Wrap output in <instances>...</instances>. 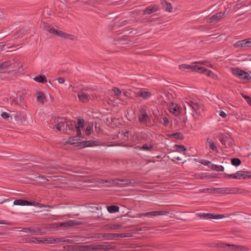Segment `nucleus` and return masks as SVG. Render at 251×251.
I'll list each match as a JSON object with an SVG mask.
<instances>
[{
    "instance_id": "1",
    "label": "nucleus",
    "mask_w": 251,
    "mask_h": 251,
    "mask_svg": "<svg viewBox=\"0 0 251 251\" xmlns=\"http://www.w3.org/2000/svg\"><path fill=\"white\" fill-rule=\"evenodd\" d=\"M75 123H73L72 121H67L64 118H58L56 121V124L54 126L56 130L58 131L65 132L67 130H72V126Z\"/></svg>"
},
{
    "instance_id": "2",
    "label": "nucleus",
    "mask_w": 251,
    "mask_h": 251,
    "mask_svg": "<svg viewBox=\"0 0 251 251\" xmlns=\"http://www.w3.org/2000/svg\"><path fill=\"white\" fill-rule=\"evenodd\" d=\"M20 67V64L17 62H4L0 64V73H10L18 70Z\"/></svg>"
},
{
    "instance_id": "3",
    "label": "nucleus",
    "mask_w": 251,
    "mask_h": 251,
    "mask_svg": "<svg viewBox=\"0 0 251 251\" xmlns=\"http://www.w3.org/2000/svg\"><path fill=\"white\" fill-rule=\"evenodd\" d=\"M169 214V211H151L148 212L143 213H138L136 214V216H132L130 214L129 212H127L126 213V216L131 217H139L141 218L142 216H146L149 217H153L157 216H163V215H167Z\"/></svg>"
},
{
    "instance_id": "4",
    "label": "nucleus",
    "mask_w": 251,
    "mask_h": 251,
    "mask_svg": "<svg viewBox=\"0 0 251 251\" xmlns=\"http://www.w3.org/2000/svg\"><path fill=\"white\" fill-rule=\"evenodd\" d=\"M186 103L189 105L192 110L193 116L196 118L201 114L203 111L202 106L197 102L196 100H188Z\"/></svg>"
},
{
    "instance_id": "5",
    "label": "nucleus",
    "mask_w": 251,
    "mask_h": 251,
    "mask_svg": "<svg viewBox=\"0 0 251 251\" xmlns=\"http://www.w3.org/2000/svg\"><path fill=\"white\" fill-rule=\"evenodd\" d=\"M45 29L51 34H53L56 36L61 37L65 39H74V36L72 35L65 33L62 31L58 30L54 27L50 26H45Z\"/></svg>"
},
{
    "instance_id": "6",
    "label": "nucleus",
    "mask_w": 251,
    "mask_h": 251,
    "mask_svg": "<svg viewBox=\"0 0 251 251\" xmlns=\"http://www.w3.org/2000/svg\"><path fill=\"white\" fill-rule=\"evenodd\" d=\"M232 74L238 78L243 80H250L251 79V75L247 72L238 68L231 69Z\"/></svg>"
},
{
    "instance_id": "7",
    "label": "nucleus",
    "mask_w": 251,
    "mask_h": 251,
    "mask_svg": "<svg viewBox=\"0 0 251 251\" xmlns=\"http://www.w3.org/2000/svg\"><path fill=\"white\" fill-rule=\"evenodd\" d=\"M221 247L225 249L227 247H229V251H246L249 250L246 246L235 244H223Z\"/></svg>"
},
{
    "instance_id": "8",
    "label": "nucleus",
    "mask_w": 251,
    "mask_h": 251,
    "mask_svg": "<svg viewBox=\"0 0 251 251\" xmlns=\"http://www.w3.org/2000/svg\"><path fill=\"white\" fill-rule=\"evenodd\" d=\"M96 182H100V183H107V186H122V183L124 182V180L116 179H101L100 181L96 180Z\"/></svg>"
},
{
    "instance_id": "9",
    "label": "nucleus",
    "mask_w": 251,
    "mask_h": 251,
    "mask_svg": "<svg viewBox=\"0 0 251 251\" xmlns=\"http://www.w3.org/2000/svg\"><path fill=\"white\" fill-rule=\"evenodd\" d=\"M196 215L203 219H220L225 217L223 215L213 213H197Z\"/></svg>"
},
{
    "instance_id": "10",
    "label": "nucleus",
    "mask_w": 251,
    "mask_h": 251,
    "mask_svg": "<svg viewBox=\"0 0 251 251\" xmlns=\"http://www.w3.org/2000/svg\"><path fill=\"white\" fill-rule=\"evenodd\" d=\"M73 123H75V124L72 126V128H73V126H75V127L76 129V135L80 137L82 135L81 129L84 127V120L78 119L76 124H75V122H73Z\"/></svg>"
},
{
    "instance_id": "11",
    "label": "nucleus",
    "mask_w": 251,
    "mask_h": 251,
    "mask_svg": "<svg viewBox=\"0 0 251 251\" xmlns=\"http://www.w3.org/2000/svg\"><path fill=\"white\" fill-rule=\"evenodd\" d=\"M226 15V12H218L214 14L210 18L206 19V22L208 23H211L214 22H218L223 18Z\"/></svg>"
},
{
    "instance_id": "12",
    "label": "nucleus",
    "mask_w": 251,
    "mask_h": 251,
    "mask_svg": "<svg viewBox=\"0 0 251 251\" xmlns=\"http://www.w3.org/2000/svg\"><path fill=\"white\" fill-rule=\"evenodd\" d=\"M213 192L220 194H233L237 193V190L228 188H217L213 189Z\"/></svg>"
},
{
    "instance_id": "13",
    "label": "nucleus",
    "mask_w": 251,
    "mask_h": 251,
    "mask_svg": "<svg viewBox=\"0 0 251 251\" xmlns=\"http://www.w3.org/2000/svg\"><path fill=\"white\" fill-rule=\"evenodd\" d=\"M108 247L105 244L90 245V251H105L108 249Z\"/></svg>"
},
{
    "instance_id": "14",
    "label": "nucleus",
    "mask_w": 251,
    "mask_h": 251,
    "mask_svg": "<svg viewBox=\"0 0 251 251\" xmlns=\"http://www.w3.org/2000/svg\"><path fill=\"white\" fill-rule=\"evenodd\" d=\"M77 96L79 100L84 103L87 102L90 99H91V97L90 95L85 93L82 91L78 92Z\"/></svg>"
},
{
    "instance_id": "15",
    "label": "nucleus",
    "mask_w": 251,
    "mask_h": 251,
    "mask_svg": "<svg viewBox=\"0 0 251 251\" xmlns=\"http://www.w3.org/2000/svg\"><path fill=\"white\" fill-rule=\"evenodd\" d=\"M150 120V117L148 115L146 110L142 109L140 112L139 121L141 123H146L147 121Z\"/></svg>"
},
{
    "instance_id": "16",
    "label": "nucleus",
    "mask_w": 251,
    "mask_h": 251,
    "mask_svg": "<svg viewBox=\"0 0 251 251\" xmlns=\"http://www.w3.org/2000/svg\"><path fill=\"white\" fill-rule=\"evenodd\" d=\"M250 173L247 171H239L236 173V179H246L251 177Z\"/></svg>"
},
{
    "instance_id": "17",
    "label": "nucleus",
    "mask_w": 251,
    "mask_h": 251,
    "mask_svg": "<svg viewBox=\"0 0 251 251\" xmlns=\"http://www.w3.org/2000/svg\"><path fill=\"white\" fill-rule=\"evenodd\" d=\"M220 140L222 144L225 145L226 147L227 146L230 147L232 144V139L229 137L223 136Z\"/></svg>"
},
{
    "instance_id": "18",
    "label": "nucleus",
    "mask_w": 251,
    "mask_h": 251,
    "mask_svg": "<svg viewBox=\"0 0 251 251\" xmlns=\"http://www.w3.org/2000/svg\"><path fill=\"white\" fill-rule=\"evenodd\" d=\"M126 133L124 131L119 132L117 134V138L119 140L120 142L118 143L119 146L125 147L126 141Z\"/></svg>"
},
{
    "instance_id": "19",
    "label": "nucleus",
    "mask_w": 251,
    "mask_h": 251,
    "mask_svg": "<svg viewBox=\"0 0 251 251\" xmlns=\"http://www.w3.org/2000/svg\"><path fill=\"white\" fill-rule=\"evenodd\" d=\"M159 9V6L157 5L149 6L147 7L144 11L145 15H149L157 11Z\"/></svg>"
},
{
    "instance_id": "20",
    "label": "nucleus",
    "mask_w": 251,
    "mask_h": 251,
    "mask_svg": "<svg viewBox=\"0 0 251 251\" xmlns=\"http://www.w3.org/2000/svg\"><path fill=\"white\" fill-rule=\"evenodd\" d=\"M170 111L175 116H178L180 113L179 107L174 103H172L170 106Z\"/></svg>"
},
{
    "instance_id": "21",
    "label": "nucleus",
    "mask_w": 251,
    "mask_h": 251,
    "mask_svg": "<svg viewBox=\"0 0 251 251\" xmlns=\"http://www.w3.org/2000/svg\"><path fill=\"white\" fill-rule=\"evenodd\" d=\"M13 204L15 205H32V202L25 200L20 199L14 201Z\"/></svg>"
},
{
    "instance_id": "22",
    "label": "nucleus",
    "mask_w": 251,
    "mask_h": 251,
    "mask_svg": "<svg viewBox=\"0 0 251 251\" xmlns=\"http://www.w3.org/2000/svg\"><path fill=\"white\" fill-rule=\"evenodd\" d=\"M137 95L144 99H148L151 96V94L150 92L142 90H139L137 93Z\"/></svg>"
},
{
    "instance_id": "23",
    "label": "nucleus",
    "mask_w": 251,
    "mask_h": 251,
    "mask_svg": "<svg viewBox=\"0 0 251 251\" xmlns=\"http://www.w3.org/2000/svg\"><path fill=\"white\" fill-rule=\"evenodd\" d=\"M195 65L194 63L192 64H181L179 66V69L181 70H185L186 69H190L192 71H194L195 69Z\"/></svg>"
},
{
    "instance_id": "24",
    "label": "nucleus",
    "mask_w": 251,
    "mask_h": 251,
    "mask_svg": "<svg viewBox=\"0 0 251 251\" xmlns=\"http://www.w3.org/2000/svg\"><path fill=\"white\" fill-rule=\"evenodd\" d=\"M80 138L83 137L81 135L80 137L77 135L76 137H71L68 139L67 143L70 144H78L79 143V141L80 140Z\"/></svg>"
},
{
    "instance_id": "25",
    "label": "nucleus",
    "mask_w": 251,
    "mask_h": 251,
    "mask_svg": "<svg viewBox=\"0 0 251 251\" xmlns=\"http://www.w3.org/2000/svg\"><path fill=\"white\" fill-rule=\"evenodd\" d=\"M33 80L39 83H45L47 82L46 77L44 75H39L33 78Z\"/></svg>"
},
{
    "instance_id": "26",
    "label": "nucleus",
    "mask_w": 251,
    "mask_h": 251,
    "mask_svg": "<svg viewBox=\"0 0 251 251\" xmlns=\"http://www.w3.org/2000/svg\"><path fill=\"white\" fill-rule=\"evenodd\" d=\"M21 228V231H23L25 233H35L39 231V229L38 228H30V227H26V228Z\"/></svg>"
},
{
    "instance_id": "27",
    "label": "nucleus",
    "mask_w": 251,
    "mask_h": 251,
    "mask_svg": "<svg viewBox=\"0 0 251 251\" xmlns=\"http://www.w3.org/2000/svg\"><path fill=\"white\" fill-rule=\"evenodd\" d=\"M107 211L110 213H114L117 212L119 210V207L116 205H110L106 206Z\"/></svg>"
},
{
    "instance_id": "28",
    "label": "nucleus",
    "mask_w": 251,
    "mask_h": 251,
    "mask_svg": "<svg viewBox=\"0 0 251 251\" xmlns=\"http://www.w3.org/2000/svg\"><path fill=\"white\" fill-rule=\"evenodd\" d=\"M210 168L212 170L217 172H223L224 171V167L222 165H218L212 164L210 165Z\"/></svg>"
},
{
    "instance_id": "29",
    "label": "nucleus",
    "mask_w": 251,
    "mask_h": 251,
    "mask_svg": "<svg viewBox=\"0 0 251 251\" xmlns=\"http://www.w3.org/2000/svg\"><path fill=\"white\" fill-rule=\"evenodd\" d=\"M37 100L41 103H44L45 100V97L42 92H38L36 93Z\"/></svg>"
},
{
    "instance_id": "30",
    "label": "nucleus",
    "mask_w": 251,
    "mask_h": 251,
    "mask_svg": "<svg viewBox=\"0 0 251 251\" xmlns=\"http://www.w3.org/2000/svg\"><path fill=\"white\" fill-rule=\"evenodd\" d=\"M206 146H208L212 150L217 151V148L214 142H213L209 138L207 139L206 143Z\"/></svg>"
},
{
    "instance_id": "31",
    "label": "nucleus",
    "mask_w": 251,
    "mask_h": 251,
    "mask_svg": "<svg viewBox=\"0 0 251 251\" xmlns=\"http://www.w3.org/2000/svg\"><path fill=\"white\" fill-rule=\"evenodd\" d=\"M93 125L92 124H89L85 129V133L86 135H89L93 131Z\"/></svg>"
},
{
    "instance_id": "32",
    "label": "nucleus",
    "mask_w": 251,
    "mask_h": 251,
    "mask_svg": "<svg viewBox=\"0 0 251 251\" xmlns=\"http://www.w3.org/2000/svg\"><path fill=\"white\" fill-rule=\"evenodd\" d=\"M195 69L193 71H195L197 73H201V74H204L205 72L206 71V69L204 67H200L198 65H196L195 64Z\"/></svg>"
},
{
    "instance_id": "33",
    "label": "nucleus",
    "mask_w": 251,
    "mask_h": 251,
    "mask_svg": "<svg viewBox=\"0 0 251 251\" xmlns=\"http://www.w3.org/2000/svg\"><path fill=\"white\" fill-rule=\"evenodd\" d=\"M246 42V39L238 41L235 43V46L236 47H247Z\"/></svg>"
},
{
    "instance_id": "34",
    "label": "nucleus",
    "mask_w": 251,
    "mask_h": 251,
    "mask_svg": "<svg viewBox=\"0 0 251 251\" xmlns=\"http://www.w3.org/2000/svg\"><path fill=\"white\" fill-rule=\"evenodd\" d=\"M78 249L79 251H90V245L79 246Z\"/></svg>"
},
{
    "instance_id": "35",
    "label": "nucleus",
    "mask_w": 251,
    "mask_h": 251,
    "mask_svg": "<svg viewBox=\"0 0 251 251\" xmlns=\"http://www.w3.org/2000/svg\"><path fill=\"white\" fill-rule=\"evenodd\" d=\"M204 74L209 77H212L214 79H216L217 77V76L215 75L211 71L209 70H206Z\"/></svg>"
},
{
    "instance_id": "36",
    "label": "nucleus",
    "mask_w": 251,
    "mask_h": 251,
    "mask_svg": "<svg viewBox=\"0 0 251 251\" xmlns=\"http://www.w3.org/2000/svg\"><path fill=\"white\" fill-rule=\"evenodd\" d=\"M194 63H195V65L196 64H201V65H204L206 66H208L211 68H213V65L212 64L209 63L206 60H202V61H198V62H194Z\"/></svg>"
},
{
    "instance_id": "37",
    "label": "nucleus",
    "mask_w": 251,
    "mask_h": 251,
    "mask_svg": "<svg viewBox=\"0 0 251 251\" xmlns=\"http://www.w3.org/2000/svg\"><path fill=\"white\" fill-rule=\"evenodd\" d=\"M169 137H174L176 139H181L183 138V136L180 133L176 132L174 134L169 135Z\"/></svg>"
},
{
    "instance_id": "38",
    "label": "nucleus",
    "mask_w": 251,
    "mask_h": 251,
    "mask_svg": "<svg viewBox=\"0 0 251 251\" xmlns=\"http://www.w3.org/2000/svg\"><path fill=\"white\" fill-rule=\"evenodd\" d=\"M97 145L96 142L94 141H86L83 143L84 147H91Z\"/></svg>"
},
{
    "instance_id": "39",
    "label": "nucleus",
    "mask_w": 251,
    "mask_h": 251,
    "mask_svg": "<svg viewBox=\"0 0 251 251\" xmlns=\"http://www.w3.org/2000/svg\"><path fill=\"white\" fill-rule=\"evenodd\" d=\"M241 164V161L238 158H233L231 159V164L235 166H238Z\"/></svg>"
},
{
    "instance_id": "40",
    "label": "nucleus",
    "mask_w": 251,
    "mask_h": 251,
    "mask_svg": "<svg viewBox=\"0 0 251 251\" xmlns=\"http://www.w3.org/2000/svg\"><path fill=\"white\" fill-rule=\"evenodd\" d=\"M175 149L176 151L180 152L186 150V148L182 145H176Z\"/></svg>"
},
{
    "instance_id": "41",
    "label": "nucleus",
    "mask_w": 251,
    "mask_h": 251,
    "mask_svg": "<svg viewBox=\"0 0 251 251\" xmlns=\"http://www.w3.org/2000/svg\"><path fill=\"white\" fill-rule=\"evenodd\" d=\"M165 10L169 12H171L173 10V8L170 3L165 2V5H164Z\"/></svg>"
},
{
    "instance_id": "42",
    "label": "nucleus",
    "mask_w": 251,
    "mask_h": 251,
    "mask_svg": "<svg viewBox=\"0 0 251 251\" xmlns=\"http://www.w3.org/2000/svg\"><path fill=\"white\" fill-rule=\"evenodd\" d=\"M161 119H162V120L161 121V122L162 123H163L164 126H167L169 123V120L168 118L167 117L164 116V117H163L161 118Z\"/></svg>"
},
{
    "instance_id": "43",
    "label": "nucleus",
    "mask_w": 251,
    "mask_h": 251,
    "mask_svg": "<svg viewBox=\"0 0 251 251\" xmlns=\"http://www.w3.org/2000/svg\"><path fill=\"white\" fill-rule=\"evenodd\" d=\"M47 241L49 242L50 243L53 244L54 243H58L60 241V240L58 238H49L46 240Z\"/></svg>"
},
{
    "instance_id": "44",
    "label": "nucleus",
    "mask_w": 251,
    "mask_h": 251,
    "mask_svg": "<svg viewBox=\"0 0 251 251\" xmlns=\"http://www.w3.org/2000/svg\"><path fill=\"white\" fill-rule=\"evenodd\" d=\"M200 163L205 166H208L209 168L210 165L212 164L209 161L206 160H201Z\"/></svg>"
},
{
    "instance_id": "45",
    "label": "nucleus",
    "mask_w": 251,
    "mask_h": 251,
    "mask_svg": "<svg viewBox=\"0 0 251 251\" xmlns=\"http://www.w3.org/2000/svg\"><path fill=\"white\" fill-rule=\"evenodd\" d=\"M1 116L3 119L5 120H8L10 117V114L6 112H3L1 113Z\"/></svg>"
},
{
    "instance_id": "46",
    "label": "nucleus",
    "mask_w": 251,
    "mask_h": 251,
    "mask_svg": "<svg viewBox=\"0 0 251 251\" xmlns=\"http://www.w3.org/2000/svg\"><path fill=\"white\" fill-rule=\"evenodd\" d=\"M152 148L151 146H149L147 144H144L140 149L145 151H148Z\"/></svg>"
},
{
    "instance_id": "47",
    "label": "nucleus",
    "mask_w": 251,
    "mask_h": 251,
    "mask_svg": "<svg viewBox=\"0 0 251 251\" xmlns=\"http://www.w3.org/2000/svg\"><path fill=\"white\" fill-rule=\"evenodd\" d=\"M242 97L246 99L247 100V102L248 103V104L250 105H251V98L249 96H246L244 94H242Z\"/></svg>"
},
{
    "instance_id": "48",
    "label": "nucleus",
    "mask_w": 251,
    "mask_h": 251,
    "mask_svg": "<svg viewBox=\"0 0 251 251\" xmlns=\"http://www.w3.org/2000/svg\"><path fill=\"white\" fill-rule=\"evenodd\" d=\"M112 91L114 93L115 95L116 96H118L120 94H121V93L120 90L116 87L113 88L112 89Z\"/></svg>"
},
{
    "instance_id": "49",
    "label": "nucleus",
    "mask_w": 251,
    "mask_h": 251,
    "mask_svg": "<svg viewBox=\"0 0 251 251\" xmlns=\"http://www.w3.org/2000/svg\"><path fill=\"white\" fill-rule=\"evenodd\" d=\"M66 225H68V226H72L75 225V222L74 220H69L68 222H66Z\"/></svg>"
},
{
    "instance_id": "50",
    "label": "nucleus",
    "mask_w": 251,
    "mask_h": 251,
    "mask_svg": "<svg viewBox=\"0 0 251 251\" xmlns=\"http://www.w3.org/2000/svg\"><path fill=\"white\" fill-rule=\"evenodd\" d=\"M109 236L111 238H116V237H118L119 236L122 237H125V235L124 236H123V235H120V234H110L109 235Z\"/></svg>"
},
{
    "instance_id": "51",
    "label": "nucleus",
    "mask_w": 251,
    "mask_h": 251,
    "mask_svg": "<svg viewBox=\"0 0 251 251\" xmlns=\"http://www.w3.org/2000/svg\"><path fill=\"white\" fill-rule=\"evenodd\" d=\"M201 191L203 193H211L213 192L212 189H203L201 190Z\"/></svg>"
},
{
    "instance_id": "52",
    "label": "nucleus",
    "mask_w": 251,
    "mask_h": 251,
    "mask_svg": "<svg viewBox=\"0 0 251 251\" xmlns=\"http://www.w3.org/2000/svg\"><path fill=\"white\" fill-rule=\"evenodd\" d=\"M236 173L234 174L226 175V177L228 178H234L236 179Z\"/></svg>"
},
{
    "instance_id": "53",
    "label": "nucleus",
    "mask_w": 251,
    "mask_h": 251,
    "mask_svg": "<svg viewBox=\"0 0 251 251\" xmlns=\"http://www.w3.org/2000/svg\"><path fill=\"white\" fill-rule=\"evenodd\" d=\"M57 80L58 83L60 84H63L65 82V79L63 77H59V78H57Z\"/></svg>"
},
{
    "instance_id": "54",
    "label": "nucleus",
    "mask_w": 251,
    "mask_h": 251,
    "mask_svg": "<svg viewBox=\"0 0 251 251\" xmlns=\"http://www.w3.org/2000/svg\"><path fill=\"white\" fill-rule=\"evenodd\" d=\"M219 115L224 118L226 117V113L223 111H221L220 112Z\"/></svg>"
},
{
    "instance_id": "55",
    "label": "nucleus",
    "mask_w": 251,
    "mask_h": 251,
    "mask_svg": "<svg viewBox=\"0 0 251 251\" xmlns=\"http://www.w3.org/2000/svg\"><path fill=\"white\" fill-rule=\"evenodd\" d=\"M247 41V44L246 46L247 47H251V38L246 39Z\"/></svg>"
},
{
    "instance_id": "56",
    "label": "nucleus",
    "mask_w": 251,
    "mask_h": 251,
    "mask_svg": "<svg viewBox=\"0 0 251 251\" xmlns=\"http://www.w3.org/2000/svg\"><path fill=\"white\" fill-rule=\"evenodd\" d=\"M0 224H2V225H8V223L5 220H0Z\"/></svg>"
},
{
    "instance_id": "57",
    "label": "nucleus",
    "mask_w": 251,
    "mask_h": 251,
    "mask_svg": "<svg viewBox=\"0 0 251 251\" xmlns=\"http://www.w3.org/2000/svg\"><path fill=\"white\" fill-rule=\"evenodd\" d=\"M66 222L59 223L57 224V227H62L63 226V225H65Z\"/></svg>"
},
{
    "instance_id": "58",
    "label": "nucleus",
    "mask_w": 251,
    "mask_h": 251,
    "mask_svg": "<svg viewBox=\"0 0 251 251\" xmlns=\"http://www.w3.org/2000/svg\"><path fill=\"white\" fill-rule=\"evenodd\" d=\"M126 237H131V236H132V235H131V234H130V233H127V232H126Z\"/></svg>"
},
{
    "instance_id": "59",
    "label": "nucleus",
    "mask_w": 251,
    "mask_h": 251,
    "mask_svg": "<svg viewBox=\"0 0 251 251\" xmlns=\"http://www.w3.org/2000/svg\"><path fill=\"white\" fill-rule=\"evenodd\" d=\"M120 24H122V25H124L126 24V22L125 21H123L120 23Z\"/></svg>"
},
{
    "instance_id": "60",
    "label": "nucleus",
    "mask_w": 251,
    "mask_h": 251,
    "mask_svg": "<svg viewBox=\"0 0 251 251\" xmlns=\"http://www.w3.org/2000/svg\"><path fill=\"white\" fill-rule=\"evenodd\" d=\"M119 226L118 225H116V226H115L113 227L114 229H117L118 228V227H119Z\"/></svg>"
},
{
    "instance_id": "61",
    "label": "nucleus",
    "mask_w": 251,
    "mask_h": 251,
    "mask_svg": "<svg viewBox=\"0 0 251 251\" xmlns=\"http://www.w3.org/2000/svg\"><path fill=\"white\" fill-rule=\"evenodd\" d=\"M39 178L42 179L44 178L43 176H39Z\"/></svg>"
},
{
    "instance_id": "62",
    "label": "nucleus",
    "mask_w": 251,
    "mask_h": 251,
    "mask_svg": "<svg viewBox=\"0 0 251 251\" xmlns=\"http://www.w3.org/2000/svg\"><path fill=\"white\" fill-rule=\"evenodd\" d=\"M176 159L177 160H181V158H180V157H177L176 158Z\"/></svg>"
},
{
    "instance_id": "63",
    "label": "nucleus",
    "mask_w": 251,
    "mask_h": 251,
    "mask_svg": "<svg viewBox=\"0 0 251 251\" xmlns=\"http://www.w3.org/2000/svg\"><path fill=\"white\" fill-rule=\"evenodd\" d=\"M63 227H68V225H63Z\"/></svg>"
},
{
    "instance_id": "64",
    "label": "nucleus",
    "mask_w": 251,
    "mask_h": 251,
    "mask_svg": "<svg viewBox=\"0 0 251 251\" xmlns=\"http://www.w3.org/2000/svg\"><path fill=\"white\" fill-rule=\"evenodd\" d=\"M1 43H0V49H2V45H1Z\"/></svg>"
}]
</instances>
